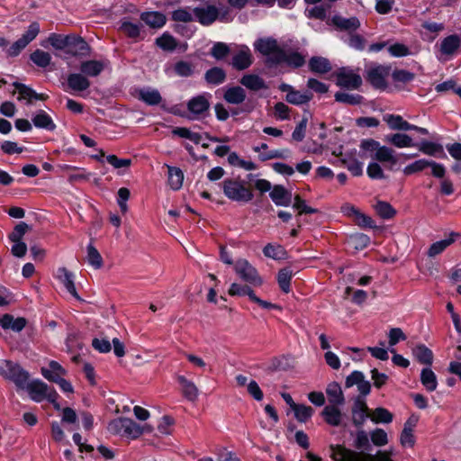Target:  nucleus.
<instances>
[{
    "mask_svg": "<svg viewBox=\"0 0 461 461\" xmlns=\"http://www.w3.org/2000/svg\"><path fill=\"white\" fill-rule=\"evenodd\" d=\"M105 159L111 166L117 169L129 167L132 162L131 158H120L113 154L107 155Z\"/></svg>",
    "mask_w": 461,
    "mask_h": 461,
    "instance_id": "obj_63",
    "label": "nucleus"
},
{
    "mask_svg": "<svg viewBox=\"0 0 461 461\" xmlns=\"http://www.w3.org/2000/svg\"><path fill=\"white\" fill-rule=\"evenodd\" d=\"M174 72L182 77H188L194 75V66L189 61L179 60L174 65Z\"/></svg>",
    "mask_w": 461,
    "mask_h": 461,
    "instance_id": "obj_47",
    "label": "nucleus"
},
{
    "mask_svg": "<svg viewBox=\"0 0 461 461\" xmlns=\"http://www.w3.org/2000/svg\"><path fill=\"white\" fill-rule=\"evenodd\" d=\"M86 251V258L88 264L91 265L95 269H100L104 265L101 254L98 252V250L92 243L88 244Z\"/></svg>",
    "mask_w": 461,
    "mask_h": 461,
    "instance_id": "obj_45",
    "label": "nucleus"
},
{
    "mask_svg": "<svg viewBox=\"0 0 461 461\" xmlns=\"http://www.w3.org/2000/svg\"><path fill=\"white\" fill-rule=\"evenodd\" d=\"M263 254L265 257L273 258L275 260H284L288 257L287 251L282 245L272 243H267L264 247Z\"/></svg>",
    "mask_w": 461,
    "mask_h": 461,
    "instance_id": "obj_34",
    "label": "nucleus"
},
{
    "mask_svg": "<svg viewBox=\"0 0 461 461\" xmlns=\"http://www.w3.org/2000/svg\"><path fill=\"white\" fill-rule=\"evenodd\" d=\"M269 196L276 206H289L292 203V193L282 185H275Z\"/></svg>",
    "mask_w": 461,
    "mask_h": 461,
    "instance_id": "obj_15",
    "label": "nucleus"
},
{
    "mask_svg": "<svg viewBox=\"0 0 461 461\" xmlns=\"http://www.w3.org/2000/svg\"><path fill=\"white\" fill-rule=\"evenodd\" d=\"M326 393L328 396L329 405H343L345 403V397L340 385L333 382L327 386Z\"/></svg>",
    "mask_w": 461,
    "mask_h": 461,
    "instance_id": "obj_30",
    "label": "nucleus"
},
{
    "mask_svg": "<svg viewBox=\"0 0 461 461\" xmlns=\"http://www.w3.org/2000/svg\"><path fill=\"white\" fill-rule=\"evenodd\" d=\"M420 382L429 392L435 391L438 385L437 376L430 368H423L421 370Z\"/></svg>",
    "mask_w": 461,
    "mask_h": 461,
    "instance_id": "obj_43",
    "label": "nucleus"
},
{
    "mask_svg": "<svg viewBox=\"0 0 461 461\" xmlns=\"http://www.w3.org/2000/svg\"><path fill=\"white\" fill-rule=\"evenodd\" d=\"M339 405H326L321 415L325 422L330 426L338 427L341 423L342 413L339 409Z\"/></svg>",
    "mask_w": 461,
    "mask_h": 461,
    "instance_id": "obj_23",
    "label": "nucleus"
},
{
    "mask_svg": "<svg viewBox=\"0 0 461 461\" xmlns=\"http://www.w3.org/2000/svg\"><path fill=\"white\" fill-rule=\"evenodd\" d=\"M337 86L347 89H358L362 85L361 77L353 70L341 68L336 75Z\"/></svg>",
    "mask_w": 461,
    "mask_h": 461,
    "instance_id": "obj_11",
    "label": "nucleus"
},
{
    "mask_svg": "<svg viewBox=\"0 0 461 461\" xmlns=\"http://www.w3.org/2000/svg\"><path fill=\"white\" fill-rule=\"evenodd\" d=\"M309 69L315 74H326L331 69L330 60L324 57L313 56L309 59Z\"/></svg>",
    "mask_w": 461,
    "mask_h": 461,
    "instance_id": "obj_27",
    "label": "nucleus"
},
{
    "mask_svg": "<svg viewBox=\"0 0 461 461\" xmlns=\"http://www.w3.org/2000/svg\"><path fill=\"white\" fill-rule=\"evenodd\" d=\"M230 52V49L225 42H216L210 50V55L217 60L225 59Z\"/></svg>",
    "mask_w": 461,
    "mask_h": 461,
    "instance_id": "obj_55",
    "label": "nucleus"
},
{
    "mask_svg": "<svg viewBox=\"0 0 461 461\" xmlns=\"http://www.w3.org/2000/svg\"><path fill=\"white\" fill-rule=\"evenodd\" d=\"M229 294L230 296H249V300L260 306L263 309L267 310H273V309H278L280 310L281 307L276 303H272L267 301H264L258 297L254 291L251 289L250 286L248 285H240L237 283L231 284L230 289H229Z\"/></svg>",
    "mask_w": 461,
    "mask_h": 461,
    "instance_id": "obj_7",
    "label": "nucleus"
},
{
    "mask_svg": "<svg viewBox=\"0 0 461 461\" xmlns=\"http://www.w3.org/2000/svg\"><path fill=\"white\" fill-rule=\"evenodd\" d=\"M120 30L122 31L129 38L135 39L140 35V26L128 21H123L122 23Z\"/></svg>",
    "mask_w": 461,
    "mask_h": 461,
    "instance_id": "obj_62",
    "label": "nucleus"
},
{
    "mask_svg": "<svg viewBox=\"0 0 461 461\" xmlns=\"http://www.w3.org/2000/svg\"><path fill=\"white\" fill-rule=\"evenodd\" d=\"M335 101L348 105H358L363 103L364 97L358 94H348L339 91L334 95Z\"/></svg>",
    "mask_w": 461,
    "mask_h": 461,
    "instance_id": "obj_42",
    "label": "nucleus"
},
{
    "mask_svg": "<svg viewBox=\"0 0 461 461\" xmlns=\"http://www.w3.org/2000/svg\"><path fill=\"white\" fill-rule=\"evenodd\" d=\"M108 430L113 434L125 436L132 439L138 438L141 435L140 425L125 417H120L110 421Z\"/></svg>",
    "mask_w": 461,
    "mask_h": 461,
    "instance_id": "obj_5",
    "label": "nucleus"
},
{
    "mask_svg": "<svg viewBox=\"0 0 461 461\" xmlns=\"http://www.w3.org/2000/svg\"><path fill=\"white\" fill-rule=\"evenodd\" d=\"M386 140L396 148L416 147L413 140L405 133H394L386 138Z\"/></svg>",
    "mask_w": 461,
    "mask_h": 461,
    "instance_id": "obj_40",
    "label": "nucleus"
},
{
    "mask_svg": "<svg viewBox=\"0 0 461 461\" xmlns=\"http://www.w3.org/2000/svg\"><path fill=\"white\" fill-rule=\"evenodd\" d=\"M90 45L79 35L70 34L66 53L72 57H87L90 55Z\"/></svg>",
    "mask_w": 461,
    "mask_h": 461,
    "instance_id": "obj_12",
    "label": "nucleus"
},
{
    "mask_svg": "<svg viewBox=\"0 0 461 461\" xmlns=\"http://www.w3.org/2000/svg\"><path fill=\"white\" fill-rule=\"evenodd\" d=\"M415 75L405 69H394L392 73V78L394 82L408 83L414 79Z\"/></svg>",
    "mask_w": 461,
    "mask_h": 461,
    "instance_id": "obj_60",
    "label": "nucleus"
},
{
    "mask_svg": "<svg viewBox=\"0 0 461 461\" xmlns=\"http://www.w3.org/2000/svg\"><path fill=\"white\" fill-rule=\"evenodd\" d=\"M342 164L354 176H360L363 175V164L354 158H344L341 160Z\"/></svg>",
    "mask_w": 461,
    "mask_h": 461,
    "instance_id": "obj_56",
    "label": "nucleus"
},
{
    "mask_svg": "<svg viewBox=\"0 0 461 461\" xmlns=\"http://www.w3.org/2000/svg\"><path fill=\"white\" fill-rule=\"evenodd\" d=\"M331 456L334 461H393L386 455H382L378 458H375L372 455H362L361 453L353 451L339 445L334 448Z\"/></svg>",
    "mask_w": 461,
    "mask_h": 461,
    "instance_id": "obj_6",
    "label": "nucleus"
},
{
    "mask_svg": "<svg viewBox=\"0 0 461 461\" xmlns=\"http://www.w3.org/2000/svg\"><path fill=\"white\" fill-rule=\"evenodd\" d=\"M459 234L457 232H450L449 237L447 239L436 241L432 243L428 249V256L430 258H434L437 255L442 253L448 246L455 242L456 238L458 237Z\"/></svg>",
    "mask_w": 461,
    "mask_h": 461,
    "instance_id": "obj_28",
    "label": "nucleus"
},
{
    "mask_svg": "<svg viewBox=\"0 0 461 461\" xmlns=\"http://www.w3.org/2000/svg\"><path fill=\"white\" fill-rule=\"evenodd\" d=\"M245 90L239 86L229 87L223 95L224 100L230 104H242L246 99Z\"/></svg>",
    "mask_w": 461,
    "mask_h": 461,
    "instance_id": "obj_32",
    "label": "nucleus"
},
{
    "mask_svg": "<svg viewBox=\"0 0 461 461\" xmlns=\"http://www.w3.org/2000/svg\"><path fill=\"white\" fill-rule=\"evenodd\" d=\"M27 324L24 317L14 318L12 314L5 313L0 318V326L4 330H12L15 332L22 331Z\"/></svg>",
    "mask_w": 461,
    "mask_h": 461,
    "instance_id": "obj_19",
    "label": "nucleus"
},
{
    "mask_svg": "<svg viewBox=\"0 0 461 461\" xmlns=\"http://www.w3.org/2000/svg\"><path fill=\"white\" fill-rule=\"evenodd\" d=\"M57 277L64 285L67 291L77 300H80V297L77 292L74 284V275L68 271L66 267H59L57 271Z\"/></svg>",
    "mask_w": 461,
    "mask_h": 461,
    "instance_id": "obj_21",
    "label": "nucleus"
},
{
    "mask_svg": "<svg viewBox=\"0 0 461 461\" xmlns=\"http://www.w3.org/2000/svg\"><path fill=\"white\" fill-rule=\"evenodd\" d=\"M168 185L174 191L179 190L183 185L184 173L176 167H168Z\"/></svg>",
    "mask_w": 461,
    "mask_h": 461,
    "instance_id": "obj_41",
    "label": "nucleus"
},
{
    "mask_svg": "<svg viewBox=\"0 0 461 461\" xmlns=\"http://www.w3.org/2000/svg\"><path fill=\"white\" fill-rule=\"evenodd\" d=\"M208 94L198 95L192 97L186 104L189 112L188 119L195 120L204 118L210 109V102L207 98Z\"/></svg>",
    "mask_w": 461,
    "mask_h": 461,
    "instance_id": "obj_9",
    "label": "nucleus"
},
{
    "mask_svg": "<svg viewBox=\"0 0 461 461\" xmlns=\"http://www.w3.org/2000/svg\"><path fill=\"white\" fill-rule=\"evenodd\" d=\"M140 19L146 24L152 28H161L167 22L166 15L160 12H144L140 14Z\"/></svg>",
    "mask_w": 461,
    "mask_h": 461,
    "instance_id": "obj_33",
    "label": "nucleus"
},
{
    "mask_svg": "<svg viewBox=\"0 0 461 461\" xmlns=\"http://www.w3.org/2000/svg\"><path fill=\"white\" fill-rule=\"evenodd\" d=\"M416 148L425 155L445 158L447 157L443 146L439 143L421 140L416 143Z\"/></svg>",
    "mask_w": 461,
    "mask_h": 461,
    "instance_id": "obj_17",
    "label": "nucleus"
},
{
    "mask_svg": "<svg viewBox=\"0 0 461 461\" xmlns=\"http://www.w3.org/2000/svg\"><path fill=\"white\" fill-rule=\"evenodd\" d=\"M32 122L39 129H44L49 131H53L56 129V124L52 118L44 110H39L32 117Z\"/></svg>",
    "mask_w": 461,
    "mask_h": 461,
    "instance_id": "obj_26",
    "label": "nucleus"
},
{
    "mask_svg": "<svg viewBox=\"0 0 461 461\" xmlns=\"http://www.w3.org/2000/svg\"><path fill=\"white\" fill-rule=\"evenodd\" d=\"M374 158L381 163L389 162L390 169L397 163V158L394 156V150L386 146H380L377 152L375 153Z\"/></svg>",
    "mask_w": 461,
    "mask_h": 461,
    "instance_id": "obj_38",
    "label": "nucleus"
},
{
    "mask_svg": "<svg viewBox=\"0 0 461 461\" xmlns=\"http://www.w3.org/2000/svg\"><path fill=\"white\" fill-rule=\"evenodd\" d=\"M393 414L387 409L377 407L375 409L371 420L375 423H390L393 421Z\"/></svg>",
    "mask_w": 461,
    "mask_h": 461,
    "instance_id": "obj_52",
    "label": "nucleus"
},
{
    "mask_svg": "<svg viewBox=\"0 0 461 461\" xmlns=\"http://www.w3.org/2000/svg\"><path fill=\"white\" fill-rule=\"evenodd\" d=\"M253 63V56L249 48L246 45L235 53L231 59L230 65L238 71H242L249 68Z\"/></svg>",
    "mask_w": 461,
    "mask_h": 461,
    "instance_id": "obj_13",
    "label": "nucleus"
},
{
    "mask_svg": "<svg viewBox=\"0 0 461 461\" xmlns=\"http://www.w3.org/2000/svg\"><path fill=\"white\" fill-rule=\"evenodd\" d=\"M353 221H355V223L357 225H358L360 228H363V229H366V228L375 229L376 228L375 221L370 216L361 212L360 211L355 216Z\"/></svg>",
    "mask_w": 461,
    "mask_h": 461,
    "instance_id": "obj_59",
    "label": "nucleus"
},
{
    "mask_svg": "<svg viewBox=\"0 0 461 461\" xmlns=\"http://www.w3.org/2000/svg\"><path fill=\"white\" fill-rule=\"evenodd\" d=\"M313 97L311 91L300 92L294 89L291 93L286 94L285 100L292 104L301 105L309 103Z\"/></svg>",
    "mask_w": 461,
    "mask_h": 461,
    "instance_id": "obj_36",
    "label": "nucleus"
},
{
    "mask_svg": "<svg viewBox=\"0 0 461 461\" xmlns=\"http://www.w3.org/2000/svg\"><path fill=\"white\" fill-rule=\"evenodd\" d=\"M330 23L339 31L348 32L349 34H352L353 32L357 31L360 27V21L356 16L345 18L341 15L336 14L332 16Z\"/></svg>",
    "mask_w": 461,
    "mask_h": 461,
    "instance_id": "obj_14",
    "label": "nucleus"
},
{
    "mask_svg": "<svg viewBox=\"0 0 461 461\" xmlns=\"http://www.w3.org/2000/svg\"><path fill=\"white\" fill-rule=\"evenodd\" d=\"M31 60L40 68H46L50 64L51 56L49 52L41 50H34L31 56Z\"/></svg>",
    "mask_w": 461,
    "mask_h": 461,
    "instance_id": "obj_50",
    "label": "nucleus"
},
{
    "mask_svg": "<svg viewBox=\"0 0 461 461\" xmlns=\"http://www.w3.org/2000/svg\"><path fill=\"white\" fill-rule=\"evenodd\" d=\"M204 80L209 85L219 86L226 80V72L221 68L213 67L205 72Z\"/></svg>",
    "mask_w": 461,
    "mask_h": 461,
    "instance_id": "obj_35",
    "label": "nucleus"
},
{
    "mask_svg": "<svg viewBox=\"0 0 461 461\" xmlns=\"http://www.w3.org/2000/svg\"><path fill=\"white\" fill-rule=\"evenodd\" d=\"M229 7L218 8L214 5H206L204 6H197L193 9L194 21L203 26H210L217 20L221 22L227 21L229 15Z\"/></svg>",
    "mask_w": 461,
    "mask_h": 461,
    "instance_id": "obj_2",
    "label": "nucleus"
},
{
    "mask_svg": "<svg viewBox=\"0 0 461 461\" xmlns=\"http://www.w3.org/2000/svg\"><path fill=\"white\" fill-rule=\"evenodd\" d=\"M29 230V225L24 222H19L13 230V231L8 235V239L12 242L22 241L23 235Z\"/></svg>",
    "mask_w": 461,
    "mask_h": 461,
    "instance_id": "obj_58",
    "label": "nucleus"
},
{
    "mask_svg": "<svg viewBox=\"0 0 461 461\" xmlns=\"http://www.w3.org/2000/svg\"><path fill=\"white\" fill-rule=\"evenodd\" d=\"M104 64L100 60H86L80 64V72L86 77H97L104 71Z\"/></svg>",
    "mask_w": 461,
    "mask_h": 461,
    "instance_id": "obj_29",
    "label": "nucleus"
},
{
    "mask_svg": "<svg viewBox=\"0 0 461 461\" xmlns=\"http://www.w3.org/2000/svg\"><path fill=\"white\" fill-rule=\"evenodd\" d=\"M371 440L374 445L383 447L388 443L387 433L383 429H375L370 433Z\"/></svg>",
    "mask_w": 461,
    "mask_h": 461,
    "instance_id": "obj_61",
    "label": "nucleus"
},
{
    "mask_svg": "<svg viewBox=\"0 0 461 461\" xmlns=\"http://www.w3.org/2000/svg\"><path fill=\"white\" fill-rule=\"evenodd\" d=\"M171 19L175 22L190 23L194 21L193 11L189 7L178 8L172 12Z\"/></svg>",
    "mask_w": 461,
    "mask_h": 461,
    "instance_id": "obj_53",
    "label": "nucleus"
},
{
    "mask_svg": "<svg viewBox=\"0 0 461 461\" xmlns=\"http://www.w3.org/2000/svg\"><path fill=\"white\" fill-rule=\"evenodd\" d=\"M413 356L420 364L430 366L433 362V353L424 344L417 345L412 349Z\"/></svg>",
    "mask_w": 461,
    "mask_h": 461,
    "instance_id": "obj_37",
    "label": "nucleus"
},
{
    "mask_svg": "<svg viewBox=\"0 0 461 461\" xmlns=\"http://www.w3.org/2000/svg\"><path fill=\"white\" fill-rule=\"evenodd\" d=\"M0 375L12 381L18 389H24L30 377L18 363L7 359L0 361Z\"/></svg>",
    "mask_w": 461,
    "mask_h": 461,
    "instance_id": "obj_4",
    "label": "nucleus"
},
{
    "mask_svg": "<svg viewBox=\"0 0 461 461\" xmlns=\"http://www.w3.org/2000/svg\"><path fill=\"white\" fill-rule=\"evenodd\" d=\"M375 211L377 214L385 220L394 217L396 210L387 202L378 201L375 204Z\"/></svg>",
    "mask_w": 461,
    "mask_h": 461,
    "instance_id": "obj_51",
    "label": "nucleus"
},
{
    "mask_svg": "<svg viewBox=\"0 0 461 461\" xmlns=\"http://www.w3.org/2000/svg\"><path fill=\"white\" fill-rule=\"evenodd\" d=\"M69 37L70 34L62 35L58 33H50L48 37V41L55 50L67 51Z\"/></svg>",
    "mask_w": 461,
    "mask_h": 461,
    "instance_id": "obj_46",
    "label": "nucleus"
},
{
    "mask_svg": "<svg viewBox=\"0 0 461 461\" xmlns=\"http://www.w3.org/2000/svg\"><path fill=\"white\" fill-rule=\"evenodd\" d=\"M234 269L236 274L245 282L255 286H260L263 284L257 269L247 260L239 259L236 261Z\"/></svg>",
    "mask_w": 461,
    "mask_h": 461,
    "instance_id": "obj_8",
    "label": "nucleus"
},
{
    "mask_svg": "<svg viewBox=\"0 0 461 461\" xmlns=\"http://www.w3.org/2000/svg\"><path fill=\"white\" fill-rule=\"evenodd\" d=\"M240 82L251 91L266 90L268 88L266 81L256 74H246L240 78Z\"/></svg>",
    "mask_w": 461,
    "mask_h": 461,
    "instance_id": "obj_22",
    "label": "nucleus"
},
{
    "mask_svg": "<svg viewBox=\"0 0 461 461\" xmlns=\"http://www.w3.org/2000/svg\"><path fill=\"white\" fill-rule=\"evenodd\" d=\"M293 411L295 419L302 423H305L314 413L312 407L304 404H297Z\"/></svg>",
    "mask_w": 461,
    "mask_h": 461,
    "instance_id": "obj_49",
    "label": "nucleus"
},
{
    "mask_svg": "<svg viewBox=\"0 0 461 461\" xmlns=\"http://www.w3.org/2000/svg\"><path fill=\"white\" fill-rule=\"evenodd\" d=\"M67 84L69 89L75 92H82L88 89L91 82L82 73H71L68 76Z\"/></svg>",
    "mask_w": 461,
    "mask_h": 461,
    "instance_id": "obj_20",
    "label": "nucleus"
},
{
    "mask_svg": "<svg viewBox=\"0 0 461 461\" xmlns=\"http://www.w3.org/2000/svg\"><path fill=\"white\" fill-rule=\"evenodd\" d=\"M222 191L227 198L239 203H249L254 197L252 190L243 181L236 179H224Z\"/></svg>",
    "mask_w": 461,
    "mask_h": 461,
    "instance_id": "obj_3",
    "label": "nucleus"
},
{
    "mask_svg": "<svg viewBox=\"0 0 461 461\" xmlns=\"http://www.w3.org/2000/svg\"><path fill=\"white\" fill-rule=\"evenodd\" d=\"M13 86L18 91V93L20 95V96L18 97V100L27 99L28 104H31L32 100L45 101L49 98V96L47 95L38 94L32 88H31L30 86H28L23 83L14 82Z\"/></svg>",
    "mask_w": 461,
    "mask_h": 461,
    "instance_id": "obj_18",
    "label": "nucleus"
},
{
    "mask_svg": "<svg viewBox=\"0 0 461 461\" xmlns=\"http://www.w3.org/2000/svg\"><path fill=\"white\" fill-rule=\"evenodd\" d=\"M390 129L394 131H410L411 124L403 120L401 115L387 114L384 117Z\"/></svg>",
    "mask_w": 461,
    "mask_h": 461,
    "instance_id": "obj_39",
    "label": "nucleus"
},
{
    "mask_svg": "<svg viewBox=\"0 0 461 461\" xmlns=\"http://www.w3.org/2000/svg\"><path fill=\"white\" fill-rule=\"evenodd\" d=\"M461 44V39L457 34H451L441 41L440 52L445 56H453Z\"/></svg>",
    "mask_w": 461,
    "mask_h": 461,
    "instance_id": "obj_25",
    "label": "nucleus"
},
{
    "mask_svg": "<svg viewBox=\"0 0 461 461\" xmlns=\"http://www.w3.org/2000/svg\"><path fill=\"white\" fill-rule=\"evenodd\" d=\"M388 66L376 65L366 70V79L375 89L385 90L387 87L386 77L390 74Z\"/></svg>",
    "mask_w": 461,
    "mask_h": 461,
    "instance_id": "obj_10",
    "label": "nucleus"
},
{
    "mask_svg": "<svg viewBox=\"0 0 461 461\" xmlns=\"http://www.w3.org/2000/svg\"><path fill=\"white\" fill-rule=\"evenodd\" d=\"M25 388L32 401L41 402L46 397L48 384L41 380H33L27 382Z\"/></svg>",
    "mask_w": 461,
    "mask_h": 461,
    "instance_id": "obj_16",
    "label": "nucleus"
},
{
    "mask_svg": "<svg viewBox=\"0 0 461 461\" xmlns=\"http://www.w3.org/2000/svg\"><path fill=\"white\" fill-rule=\"evenodd\" d=\"M40 32V24L37 22H32L29 26L27 31L22 35L21 39L26 44H29L32 41Z\"/></svg>",
    "mask_w": 461,
    "mask_h": 461,
    "instance_id": "obj_64",
    "label": "nucleus"
},
{
    "mask_svg": "<svg viewBox=\"0 0 461 461\" xmlns=\"http://www.w3.org/2000/svg\"><path fill=\"white\" fill-rule=\"evenodd\" d=\"M294 200L293 207L298 210L299 214H312L318 212L317 209L308 206L299 194L295 195Z\"/></svg>",
    "mask_w": 461,
    "mask_h": 461,
    "instance_id": "obj_57",
    "label": "nucleus"
},
{
    "mask_svg": "<svg viewBox=\"0 0 461 461\" xmlns=\"http://www.w3.org/2000/svg\"><path fill=\"white\" fill-rule=\"evenodd\" d=\"M137 97L148 105H158L162 101V96L158 90L149 87L140 88L137 92Z\"/></svg>",
    "mask_w": 461,
    "mask_h": 461,
    "instance_id": "obj_24",
    "label": "nucleus"
},
{
    "mask_svg": "<svg viewBox=\"0 0 461 461\" xmlns=\"http://www.w3.org/2000/svg\"><path fill=\"white\" fill-rule=\"evenodd\" d=\"M256 51L265 56L266 65L268 68L277 67L285 64L291 69H297L306 63V56L298 50L289 49L285 50L281 48L276 39L273 37L258 38L254 42Z\"/></svg>",
    "mask_w": 461,
    "mask_h": 461,
    "instance_id": "obj_1",
    "label": "nucleus"
},
{
    "mask_svg": "<svg viewBox=\"0 0 461 461\" xmlns=\"http://www.w3.org/2000/svg\"><path fill=\"white\" fill-rule=\"evenodd\" d=\"M429 160L426 158H420L407 165L402 171L404 175L410 176L423 171L425 168L429 167Z\"/></svg>",
    "mask_w": 461,
    "mask_h": 461,
    "instance_id": "obj_54",
    "label": "nucleus"
},
{
    "mask_svg": "<svg viewBox=\"0 0 461 461\" xmlns=\"http://www.w3.org/2000/svg\"><path fill=\"white\" fill-rule=\"evenodd\" d=\"M292 277L293 271L289 267L280 269L277 274V282L279 287L285 294H288L291 290Z\"/></svg>",
    "mask_w": 461,
    "mask_h": 461,
    "instance_id": "obj_44",
    "label": "nucleus"
},
{
    "mask_svg": "<svg viewBox=\"0 0 461 461\" xmlns=\"http://www.w3.org/2000/svg\"><path fill=\"white\" fill-rule=\"evenodd\" d=\"M177 381L182 387L183 396L190 402L196 401L198 397V389L196 385L184 375H178Z\"/></svg>",
    "mask_w": 461,
    "mask_h": 461,
    "instance_id": "obj_31",
    "label": "nucleus"
},
{
    "mask_svg": "<svg viewBox=\"0 0 461 461\" xmlns=\"http://www.w3.org/2000/svg\"><path fill=\"white\" fill-rule=\"evenodd\" d=\"M156 45L166 51H173L176 48V39L169 33L164 32L156 39Z\"/></svg>",
    "mask_w": 461,
    "mask_h": 461,
    "instance_id": "obj_48",
    "label": "nucleus"
}]
</instances>
